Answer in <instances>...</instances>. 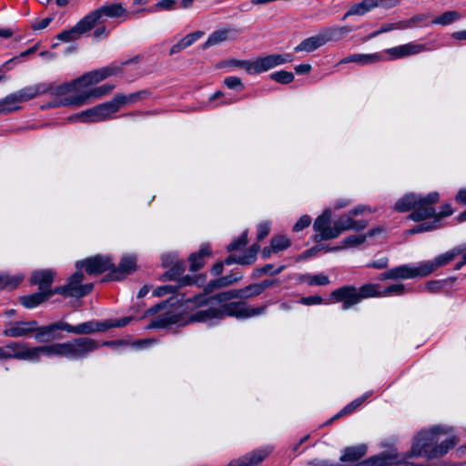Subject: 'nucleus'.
<instances>
[{"instance_id": "nucleus-1", "label": "nucleus", "mask_w": 466, "mask_h": 466, "mask_svg": "<svg viewBox=\"0 0 466 466\" xmlns=\"http://www.w3.org/2000/svg\"><path fill=\"white\" fill-rule=\"evenodd\" d=\"M123 344L124 342L121 340L101 343L88 337H80L63 343L34 347L35 362L38 361L42 356L47 358L64 357L69 360H84L101 346L113 347Z\"/></svg>"}, {"instance_id": "nucleus-2", "label": "nucleus", "mask_w": 466, "mask_h": 466, "mask_svg": "<svg viewBox=\"0 0 466 466\" xmlns=\"http://www.w3.org/2000/svg\"><path fill=\"white\" fill-rule=\"evenodd\" d=\"M196 301L201 305L200 309L193 312L187 322H203L209 326L217 324L226 316L237 319H248L262 315L267 310V306L249 307L241 301L224 303L218 307L202 304V298H196Z\"/></svg>"}, {"instance_id": "nucleus-3", "label": "nucleus", "mask_w": 466, "mask_h": 466, "mask_svg": "<svg viewBox=\"0 0 466 466\" xmlns=\"http://www.w3.org/2000/svg\"><path fill=\"white\" fill-rule=\"evenodd\" d=\"M439 199V193L435 191L424 197L410 193L400 198L395 203L394 208L399 212L412 210L408 216V218L416 222L423 221L434 215L435 208L433 205L436 204Z\"/></svg>"}, {"instance_id": "nucleus-4", "label": "nucleus", "mask_w": 466, "mask_h": 466, "mask_svg": "<svg viewBox=\"0 0 466 466\" xmlns=\"http://www.w3.org/2000/svg\"><path fill=\"white\" fill-rule=\"evenodd\" d=\"M114 113H116V106L113 105L112 100H110L80 113H76L69 116L68 120L81 123L100 122L109 118Z\"/></svg>"}, {"instance_id": "nucleus-5", "label": "nucleus", "mask_w": 466, "mask_h": 466, "mask_svg": "<svg viewBox=\"0 0 466 466\" xmlns=\"http://www.w3.org/2000/svg\"><path fill=\"white\" fill-rule=\"evenodd\" d=\"M127 15V11L121 3H111L88 13L86 17L93 29L96 25L104 23L106 18L126 19Z\"/></svg>"}, {"instance_id": "nucleus-6", "label": "nucleus", "mask_w": 466, "mask_h": 466, "mask_svg": "<svg viewBox=\"0 0 466 466\" xmlns=\"http://www.w3.org/2000/svg\"><path fill=\"white\" fill-rule=\"evenodd\" d=\"M84 275L78 269L69 279L66 285L54 288V292L65 298H82L87 295L93 289V284H83Z\"/></svg>"}, {"instance_id": "nucleus-7", "label": "nucleus", "mask_w": 466, "mask_h": 466, "mask_svg": "<svg viewBox=\"0 0 466 466\" xmlns=\"http://www.w3.org/2000/svg\"><path fill=\"white\" fill-rule=\"evenodd\" d=\"M114 88L115 85L105 84L75 96H66L63 100L54 106H72L79 107L86 105L90 99L98 98L110 93Z\"/></svg>"}, {"instance_id": "nucleus-8", "label": "nucleus", "mask_w": 466, "mask_h": 466, "mask_svg": "<svg viewBox=\"0 0 466 466\" xmlns=\"http://www.w3.org/2000/svg\"><path fill=\"white\" fill-rule=\"evenodd\" d=\"M292 60L293 56L291 54H272L258 57L249 65L248 73L250 75L261 74L278 66L289 63Z\"/></svg>"}, {"instance_id": "nucleus-9", "label": "nucleus", "mask_w": 466, "mask_h": 466, "mask_svg": "<svg viewBox=\"0 0 466 466\" xmlns=\"http://www.w3.org/2000/svg\"><path fill=\"white\" fill-rule=\"evenodd\" d=\"M371 212V209L367 206H360L356 208L350 210L347 214L342 215L335 221L336 229L339 231V236L343 231L348 230H361L367 227L366 220L354 219L353 217L362 214L363 212Z\"/></svg>"}, {"instance_id": "nucleus-10", "label": "nucleus", "mask_w": 466, "mask_h": 466, "mask_svg": "<svg viewBox=\"0 0 466 466\" xmlns=\"http://www.w3.org/2000/svg\"><path fill=\"white\" fill-rule=\"evenodd\" d=\"M331 211L326 209L319 216L313 224V228L319 234L315 236V240H329L339 237V231L336 229V224L330 226Z\"/></svg>"}, {"instance_id": "nucleus-11", "label": "nucleus", "mask_w": 466, "mask_h": 466, "mask_svg": "<svg viewBox=\"0 0 466 466\" xmlns=\"http://www.w3.org/2000/svg\"><path fill=\"white\" fill-rule=\"evenodd\" d=\"M77 269L85 267L86 271L89 275H98L106 270H112L113 260L109 256L96 255L86 258V260H79L76 263Z\"/></svg>"}, {"instance_id": "nucleus-12", "label": "nucleus", "mask_w": 466, "mask_h": 466, "mask_svg": "<svg viewBox=\"0 0 466 466\" xmlns=\"http://www.w3.org/2000/svg\"><path fill=\"white\" fill-rule=\"evenodd\" d=\"M330 296L335 301L342 302L343 310H347L361 301L358 289L353 286L339 288L333 290Z\"/></svg>"}, {"instance_id": "nucleus-13", "label": "nucleus", "mask_w": 466, "mask_h": 466, "mask_svg": "<svg viewBox=\"0 0 466 466\" xmlns=\"http://www.w3.org/2000/svg\"><path fill=\"white\" fill-rule=\"evenodd\" d=\"M7 360H19L35 362L34 347H28L23 341H9L5 345Z\"/></svg>"}, {"instance_id": "nucleus-14", "label": "nucleus", "mask_w": 466, "mask_h": 466, "mask_svg": "<svg viewBox=\"0 0 466 466\" xmlns=\"http://www.w3.org/2000/svg\"><path fill=\"white\" fill-rule=\"evenodd\" d=\"M35 329L36 320L11 321L5 325L3 335L10 338L30 337Z\"/></svg>"}, {"instance_id": "nucleus-15", "label": "nucleus", "mask_w": 466, "mask_h": 466, "mask_svg": "<svg viewBox=\"0 0 466 466\" xmlns=\"http://www.w3.org/2000/svg\"><path fill=\"white\" fill-rule=\"evenodd\" d=\"M120 68L116 66H110L106 67H103L98 70H94L88 73L84 74L80 77H77L79 81L80 87H87L89 86L95 85L96 83L101 82L108 76H114L117 74Z\"/></svg>"}, {"instance_id": "nucleus-16", "label": "nucleus", "mask_w": 466, "mask_h": 466, "mask_svg": "<svg viewBox=\"0 0 466 466\" xmlns=\"http://www.w3.org/2000/svg\"><path fill=\"white\" fill-rule=\"evenodd\" d=\"M137 267V258L134 255H125L122 257L118 267L113 264L112 270L106 276V279L113 280H121L127 275L132 273Z\"/></svg>"}, {"instance_id": "nucleus-17", "label": "nucleus", "mask_w": 466, "mask_h": 466, "mask_svg": "<svg viewBox=\"0 0 466 466\" xmlns=\"http://www.w3.org/2000/svg\"><path fill=\"white\" fill-rule=\"evenodd\" d=\"M58 330L66 331V322L58 321L46 326H38L36 321V329H35V339L36 341L44 343L49 342L58 336L56 334Z\"/></svg>"}, {"instance_id": "nucleus-18", "label": "nucleus", "mask_w": 466, "mask_h": 466, "mask_svg": "<svg viewBox=\"0 0 466 466\" xmlns=\"http://www.w3.org/2000/svg\"><path fill=\"white\" fill-rule=\"evenodd\" d=\"M92 29L86 15L81 18L72 28L60 32L56 38L63 42H71L80 38V36Z\"/></svg>"}, {"instance_id": "nucleus-19", "label": "nucleus", "mask_w": 466, "mask_h": 466, "mask_svg": "<svg viewBox=\"0 0 466 466\" xmlns=\"http://www.w3.org/2000/svg\"><path fill=\"white\" fill-rule=\"evenodd\" d=\"M426 49L427 48L425 45L411 42L389 48L386 50V53L389 54L393 59H400L405 56L420 54Z\"/></svg>"}, {"instance_id": "nucleus-20", "label": "nucleus", "mask_w": 466, "mask_h": 466, "mask_svg": "<svg viewBox=\"0 0 466 466\" xmlns=\"http://www.w3.org/2000/svg\"><path fill=\"white\" fill-rule=\"evenodd\" d=\"M414 278H416L414 265H410V264H405V265H400V266L392 268L387 271L382 272L380 275V280L409 279H414Z\"/></svg>"}, {"instance_id": "nucleus-21", "label": "nucleus", "mask_w": 466, "mask_h": 466, "mask_svg": "<svg viewBox=\"0 0 466 466\" xmlns=\"http://www.w3.org/2000/svg\"><path fill=\"white\" fill-rule=\"evenodd\" d=\"M46 94H49L51 96H55L59 99H61V96H64L70 92L78 91L80 88L79 81L77 78L72 80L71 82H66L60 85L46 82Z\"/></svg>"}, {"instance_id": "nucleus-22", "label": "nucleus", "mask_w": 466, "mask_h": 466, "mask_svg": "<svg viewBox=\"0 0 466 466\" xmlns=\"http://www.w3.org/2000/svg\"><path fill=\"white\" fill-rule=\"evenodd\" d=\"M151 92L147 89H143L129 95L118 94L112 99L113 105L116 106V112L124 105L136 104L140 100L149 97Z\"/></svg>"}, {"instance_id": "nucleus-23", "label": "nucleus", "mask_w": 466, "mask_h": 466, "mask_svg": "<svg viewBox=\"0 0 466 466\" xmlns=\"http://www.w3.org/2000/svg\"><path fill=\"white\" fill-rule=\"evenodd\" d=\"M103 327L104 322H96L95 320L83 322L76 326L66 322V331L76 335H88L96 331H104L106 329Z\"/></svg>"}, {"instance_id": "nucleus-24", "label": "nucleus", "mask_w": 466, "mask_h": 466, "mask_svg": "<svg viewBox=\"0 0 466 466\" xmlns=\"http://www.w3.org/2000/svg\"><path fill=\"white\" fill-rule=\"evenodd\" d=\"M56 272L53 269H39L35 270L32 275L30 281L34 285H37L39 290L52 289L50 287L54 282Z\"/></svg>"}, {"instance_id": "nucleus-25", "label": "nucleus", "mask_w": 466, "mask_h": 466, "mask_svg": "<svg viewBox=\"0 0 466 466\" xmlns=\"http://www.w3.org/2000/svg\"><path fill=\"white\" fill-rule=\"evenodd\" d=\"M383 0H362L360 3L352 5L345 13L342 20L351 15H364L374 8L380 6Z\"/></svg>"}, {"instance_id": "nucleus-26", "label": "nucleus", "mask_w": 466, "mask_h": 466, "mask_svg": "<svg viewBox=\"0 0 466 466\" xmlns=\"http://www.w3.org/2000/svg\"><path fill=\"white\" fill-rule=\"evenodd\" d=\"M46 90V82H41L35 85L25 86L15 92V94L16 95L18 101L23 103L29 101L38 96L45 95Z\"/></svg>"}, {"instance_id": "nucleus-27", "label": "nucleus", "mask_w": 466, "mask_h": 466, "mask_svg": "<svg viewBox=\"0 0 466 466\" xmlns=\"http://www.w3.org/2000/svg\"><path fill=\"white\" fill-rule=\"evenodd\" d=\"M55 294L54 289L39 290L38 292L21 297L20 302L25 308L33 309L49 299Z\"/></svg>"}, {"instance_id": "nucleus-28", "label": "nucleus", "mask_w": 466, "mask_h": 466, "mask_svg": "<svg viewBox=\"0 0 466 466\" xmlns=\"http://www.w3.org/2000/svg\"><path fill=\"white\" fill-rule=\"evenodd\" d=\"M258 249L259 247L258 245H253L243 255L228 256L223 263L226 265H231L233 263H238L240 265H250L256 260Z\"/></svg>"}, {"instance_id": "nucleus-29", "label": "nucleus", "mask_w": 466, "mask_h": 466, "mask_svg": "<svg viewBox=\"0 0 466 466\" xmlns=\"http://www.w3.org/2000/svg\"><path fill=\"white\" fill-rule=\"evenodd\" d=\"M383 60V56L375 54H352L341 60V63H356L361 66L374 64Z\"/></svg>"}, {"instance_id": "nucleus-30", "label": "nucleus", "mask_w": 466, "mask_h": 466, "mask_svg": "<svg viewBox=\"0 0 466 466\" xmlns=\"http://www.w3.org/2000/svg\"><path fill=\"white\" fill-rule=\"evenodd\" d=\"M351 32L350 26H331L327 27L319 34L323 38L324 45L330 41H338Z\"/></svg>"}, {"instance_id": "nucleus-31", "label": "nucleus", "mask_w": 466, "mask_h": 466, "mask_svg": "<svg viewBox=\"0 0 466 466\" xmlns=\"http://www.w3.org/2000/svg\"><path fill=\"white\" fill-rule=\"evenodd\" d=\"M367 452V446L365 444H360L357 446L347 447L343 450L340 455V461L343 462L350 461L353 462L360 460Z\"/></svg>"}, {"instance_id": "nucleus-32", "label": "nucleus", "mask_w": 466, "mask_h": 466, "mask_svg": "<svg viewBox=\"0 0 466 466\" xmlns=\"http://www.w3.org/2000/svg\"><path fill=\"white\" fill-rule=\"evenodd\" d=\"M203 35V31H195L191 34L187 35L185 37H183L179 42H177L170 48L169 54L174 55L181 52L182 50L193 45L197 40L201 38Z\"/></svg>"}, {"instance_id": "nucleus-33", "label": "nucleus", "mask_w": 466, "mask_h": 466, "mask_svg": "<svg viewBox=\"0 0 466 466\" xmlns=\"http://www.w3.org/2000/svg\"><path fill=\"white\" fill-rule=\"evenodd\" d=\"M211 254V248L208 244H203L198 253L190 255L188 260L190 264V270L197 271L204 265V257Z\"/></svg>"}, {"instance_id": "nucleus-34", "label": "nucleus", "mask_w": 466, "mask_h": 466, "mask_svg": "<svg viewBox=\"0 0 466 466\" xmlns=\"http://www.w3.org/2000/svg\"><path fill=\"white\" fill-rule=\"evenodd\" d=\"M324 46L323 38L320 34L304 39L298 45L294 50L296 52H313L320 46Z\"/></svg>"}, {"instance_id": "nucleus-35", "label": "nucleus", "mask_w": 466, "mask_h": 466, "mask_svg": "<svg viewBox=\"0 0 466 466\" xmlns=\"http://www.w3.org/2000/svg\"><path fill=\"white\" fill-rule=\"evenodd\" d=\"M465 250L466 246L462 245L455 247L454 248L437 256L436 258H433L437 268L448 264L449 262L453 260L457 256L463 253Z\"/></svg>"}, {"instance_id": "nucleus-36", "label": "nucleus", "mask_w": 466, "mask_h": 466, "mask_svg": "<svg viewBox=\"0 0 466 466\" xmlns=\"http://www.w3.org/2000/svg\"><path fill=\"white\" fill-rule=\"evenodd\" d=\"M16 95L14 93L7 95L5 97L0 100V115L8 114L20 109Z\"/></svg>"}, {"instance_id": "nucleus-37", "label": "nucleus", "mask_w": 466, "mask_h": 466, "mask_svg": "<svg viewBox=\"0 0 466 466\" xmlns=\"http://www.w3.org/2000/svg\"><path fill=\"white\" fill-rule=\"evenodd\" d=\"M458 442L459 439L455 436H451L441 441L440 444L436 443L435 449L433 451H431V455L433 456V458L441 457L448 453V451L451 450Z\"/></svg>"}, {"instance_id": "nucleus-38", "label": "nucleus", "mask_w": 466, "mask_h": 466, "mask_svg": "<svg viewBox=\"0 0 466 466\" xmlns=\"http://www.w3.org/2000/svg\"><path fill=\"white\" fill-rule=\"evenodd\" d=\"M299 280L306 282L309 286H326L330 282L329 277L323 273L316 275L302 274L299 275Z\"/></svg>"}, {"instance_id": "nucleus-39", "label": "nucleus", "mask_w": 466, "mask_h": 466, "mask_svg": "<svg viewBox=\"0 0 466 466\" xmlns=\"http://www.w3.org/2000/svg\"><path fill=\"white\" fill-rule=\"evenodd\" d=\"M358 293L360 295V300L369 298L382 297L380 286L379 284H365L358 289Z\"/></svg>"}, {"instance_id": "nucleus-40", "label": "nucleus", "mask_w": 466, "mask_h": 466, "mask_svg": "<svg viewBox=\"0 0 466 466\" xmlns=\"http://www.w3.org/2000/svg\"><path fill=\"white\" fill-rule=\"evenodd\" d=\"M371 395V391L370 392H366L364 393L362 396H360V398L354 400L353 401H351L350 404H348L346 407L343 408V410H341L335 417H333L332 419H330L327 424H329L331 423L335 419L342 416V415H345V414H350L351 412H353L356 409H358L370 396Z\"/></svg>"}, {"instance_id": "nucleus-41", "label": "nucleus", "mask_w": 466, "mask_h": 466, "mask_svg": "<svg viewBox=\"0 0 466 466\" xmlns=\"http://www.w3.org/2000/svg\"><path fill=\"white\" fill-rule=\"evenodd\" d=\"M229 30L219 29L214 31L208 38V40L202 45V49L205 50L210 46L218 45L228 39Z\"/></svg>"}, {"instance_id": "nucleus-42", "label": "nucleus", "mask_w": 466, "mask_h": 466, "mask_svg": "<svg viewBox=\"0 0 466 466\" xmlns=\"http://www.w3.org/2000/svg\"><path fill=\"white\" fill-rule=\"evenodd\" d=\"M432 221L422 222L407 231L409 235H414L428 231H432L434 229L440 228L441 227V223L439 222L438 218H432Z\"/></svg>"}, {"instance_id": "nucleus-43", "label": "nucleus", "mask_w": 466, "mask_h": 466, "mask_svg": "<svg viewBox=\"0 0 466 466\" xmlns=\"http://www.w3.org/2000/svg\"><path fill=\"white\" fill-rule=\"evenodd\" d=\"M21 275L11 276L9 274H0V289H14L23 280Z\"/></svg>"}, {"instance_id": "nucleus-44", "label": "nucleus", "mask_w": 466, "mask_h": 466, "mask_svg": "<svg viewBox=\"0 0 466 466\" xmlns=\"http://www.w3.org/2000/svg\"><path fill=\"white\" fill-rule=\"evenodd\" d=\"M415 268V276L418 277H426L435 271L437 269L434 259L421 261L417 265H414Z\"/></svg>"}, {"instance_id": "nucleus-45", "label": "nucleus", "mask_w": 466, "mask_h": 466, "mask_svg": "<svg viewBox=\"0 0 466 466\" xmlns=\"http://www.w3.org/2000/svg\"><path fill=\"white\" fill-rule=\"evenodd\" d=\"M460 18H461V15L458 12L447 11V12L443 13L442 15L435 17L431 21V24L441 25H448Z\"/></svg>"}, {"instance_id": "nucleus-46", "label": "nucleus", "mask_w": 466, "mask_h": 466, "mask_svg": "<svg viewBox=\"0 0 466 466\" xmlns=\"http://www.w3.org/2000/svg\"><path fill=\"white\" fill-rule=\"evenodd\" d=\"M366 240L365 235H350L342 240V248H354L363 244Z\"/></svg>"}, {"instance_id": "nucleus-47", "label": "nucleus", "mask_w": 466, "mask_h": 466, "mask_svg": "<svg viewBox=\"0 0 466 466\" xmlns=\"http://www.w3.org/2000/svg\"><path fill=\"white\" fill-rule=\"evenodd\" d=\"M290 246V240L284 236L273 238L271 240V249L274 252H279Z\"/></svg>"}, {"instance_id": "nucleus-48", "label": "nucleus", "mask_w": 466, "mask_h": 466, "mask_svg": "<svg viewBox=\"0 0 466 466\" xmlns=\"http://www.w3.org/2000/svg\"><path fill=\"white\" fill-rule=\"evenodd\" d=\"M240 289V299H248L258 296L262 293L261 288L258 283L250 284Z\"/></svg>"}, {"instance_id": "nucleus-49", "label": "nucleus", "mask_w": 466, "mask_h": 466, "mask_svg": "<svg viewBox=\"0 0 466 466\" xmlns=\"http://www.w3.org/2000/svg\"><path fill=\"white\" fill-rule=\"evenodd\" d=\"M240 289H231L218 293L213 296L211 299H215L218 302H226L232 299H240Z\"/></svg>"}, {"instance_id": "nucleus-50", "label": "nucleus", "mask_w": 466, "mask_h": 466, "mask_svg": "<svg viewBox=\"0 0 466 466\" xmlns=\"http://www.w3.org/2000/svg\"><path fill=\"white\" fill-rule=\"evenodd\" d=\"M177 0H160L153 6L147 9L148 13H155L162 10H172Z\"/></svg>"}, {"instance_id": "nucleus-51", "label": "nucleus", "mask_w": 466, "mask_h": 466, "mask_svg": "<svg viewBox=\"0 0 466 466\" xmlns=\"http://www.w3.org/2000/svg\"><path fill=\"white\" fill-rule=\"evenodd\" d=\"M406 291V286L403 284H392L381 289L382 297L384 296H400Z\"/></svg>"}, {"instance_id": "nucleus-52", "label": "nucleus", "mask_w": 466, "mask_h": 466, "mask_svg": "<svg viewBox=\"0 0 466 466\" xmlns=\"http://www.w3.org/2000/svg\"><path fill=\"white\" fill-rule=\"evenodd\" d=\"M270 78L278 83L289 84L293 81L294 75L291 72L281 70L272 73L270 75Z\"/></svg>"}, {"instance_id": "nucleus-53", "label": "nucleus", "mask_w": 466, "mask_h": 466, "mask_svg": "<svg viewBox=\"0 0 466 466\" xmlns=\"http://www.w3.org/2000/svg\"><path fill=\"white\" fill-rule=\"evenodd\" d=\"M248 243V232L244 231L238 238L234 239L227 248L228 252L236 251L243 247H245Z\"/></svg>"}, {"instance_id": "nucleus-54", "label": "nucleus", "mask_w": 466, "mask_h": 466, "mask_svg": "<svg viewBox=\"0 0 466 466\" xmlns=\"http://www.w3.org/2000/svg\"><path fill=\"white\" fill-rule=\"evenodd\" d=\"M131 317H123L118 319H110L104 321V327L106 329L111 328H120L127 325L131 321Z\"/></svg>"}, {"instance_id": "nucleus-55", "label": "nucleus", "mask_w": 466, "mask_h": 466, "mask_svg": "<svg viewBox=\"0 0 466 466\" xmlns=\"http://www.w3.org/2000/svg\"><path fill=\"white\" fill-rule=\"evenodd\" d=\"M225 86L233 90H242L244 88V85L241 79L238 76H228L224 79Z\"/></svg>"}, {"instance_id": "nucleus-56", "label": "nucleus", "mask_w": 466, "mask_h": 466, "mask_svg": "<svg viewBox=\"0 0 466 466\" xmlns=\"http://www.w3.org/2000/svg\"><path fill=\"white\" fill-rule=\"evenodd\" d=\"M342 248V246H337V247H320V246H316L310 249H308L306 250L303 255L305 258H308L309 256H312V255H315V253L317 251H319V250H325V252H331V251H338V250H340Z\"/></svg>"}, {"instance_id": "nucleus-57", "label": "nucleus", "mask_w": 466, "mask_h": 466, "mask_svg": "<svg viewBox=\"0 0 466 466\" xmlns=\"http://www.w3.org/2000/svg\"><path fill=\"white\" fill-rule=\"evenodd\" d=\"M225 280H227L226 279H223V277H220L217 279H214L212 281H210L206 287H205V291L207 293L208 292H212L214 291L215 289H220V288H224V287H227L228 285L226 284Z\"/></svg>"}, {"instance_id": "nucleus-58", "label": "nucleus", "mask_w": 466, "mask_h": 466, "mask_svg": "<svg viewBox=\"0 0 466 466\" xmlns=\"http://www.w3.org/2000/svg\"><path fill=\"white\" fill-rule=\"evenodd\" d=\"M311 223V218L308 215H303L293 226V231L299 232L308 228Z\"/></svg>"}, {"instance_id": "nucleus-59", "label": "nucleus", "mask_w": 466, "mask_h": 466, "mask_svg": "<svg viewBox=\"0 0 466 466\" xmlns=\"http://www.w3.org/2000/svg\"><path fill=\"white\" fill-rule=\"evenodd\" d=\"M442 287L443 283L441 280H431L424 285L423 289L428 292L435 293L439 292L442 289Z\"/></svg>"}, {"instance_id": "nucleus-60", "label": "nucleus", "mask_w": 466, "mask_h": 466, "mask_svg": "<svg viewBox=\"0 0 466 466\" xmlns=\"http://www.w3.org/2000/svg\"><path fill=\"white\" fill-rule=\"evenodd\" d=\"M270 226L271 224L268 221H264L258 225L257 234L258 239H262L268 235L270 231Z\"/></svg>"}, {"instance_id": "nucleus-61", "label": "nucleus", "mask_w": 466, "mask_h": 466, "mask_svg": "<svg viewBox=\"0 0 466 466\" xmlns=\"http://www.w3.org/2000/svg\"><path fill=\"white\" fill-rule=\"evenodd\" d=\"M453 213V210L451 207V205L449 204H445L441 207V210L440 212H436L434 213L433 216H431V218H438L439 222L441 223V219L443 218H446V217H449L451 216V214Z\"/></svg>"}, {"instance_id": "nucleus-62", "label": "nucleus", "mask_w": 466, "mask_h": 466, "mask_svg": "<svg viewBox=\"0 0 466 466\" xmlns=\"http://www.w3.org/2000/svg\"><path fill=\"white\" fill-rule=\"evenodd\" d=\"M322 301H323V299L320 296L315 295V296L303 297V298H301L299 302L303 305H318V304H321Z\"/></svg>"}, {"instance_id": "nucleus-63", "label": "nucleus", "mask_w": 466, "mask_h": 466, "mask_svg": "<svg viewBox=\"0 0 466 466\" xmlns=\"http://www.w3.org/2000/svg\"><path fill=\"white\" fill-rule=\"evenodd\" d=\"M405 27H407V25H404L403 23L387 24L381 25L380 28L378 30V33L383 34L394 29H403Z\"/></svg>"}, {"instance_id": "nucleus-64", "label": "nucleus", "mask_w": 466, "mask_h": 466, "mask_svg": "<svg viewBox=\"0 0 466 466\" xmlns=\"http://www.w3.org/2000/svg\"><path fill=\"white\" fill-rule=\"evenodd\" d=\"M309 466H337V463H334L329 460H312L308 462Z\"/></svg>"}]
</instances>
